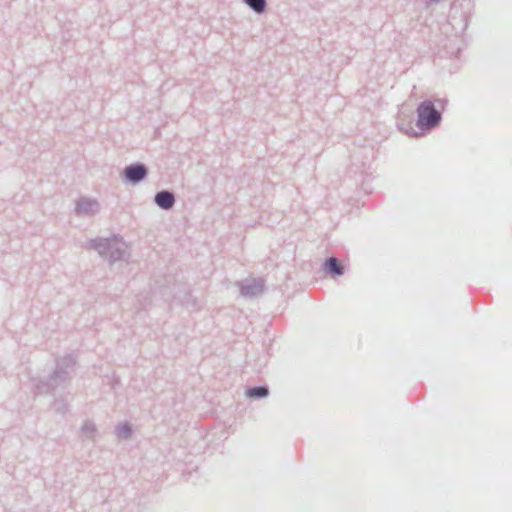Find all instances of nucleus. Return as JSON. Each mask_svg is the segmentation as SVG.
Listing matches in <instances>:
<instances>
[{
    "mask_svg": "<svg viewBox=\"0 0 512 512\" xmlns=\"http://www.w3.org/2000/svg\"><path fill=\"white\" fill-rule=\"evenodd\" d=\"M64 383V368L57 363L54 372L45 380H40L36 385V393L49 394Z\"/></svg>",
    "mask_w": 512,
    "mask_h": 512,
    "instance_id": "nucleus-1",
    "label": "nucleus"
},
{
    "mask_svg": "<svg viewBox=\"0 0 512 512\" xmlns=\"http://www.w3.org/2000/svg\"><path fill=\"white\" fill-rule=\"evenodd\" d=\"M418 125L421 127L433 128L440 121V113L434 108L431 102H423L418 107Z\"/></svg>",
    "mask_w": 512,
    "mask_h": 512,
    "instance_id": "nucleus-2",
    "label": "nucleus"
},
{
    "mask_svg": "<svg viewBox=\"0 0 512 512\" xmlns=\"http://www.w3.org/2000/svg\"><path fill=\"white\" fill-rule=\"evenodd\" d=\"M145 174L146 170L142 165H132L125 169L126 177L133 182L143 179Z\"/></svg>",
    "mask_w": 512,
    "mask_h": 512,
    "instance_id": "nucleus-3",
    "label": "nucleus"
},
{
    "mask_svg": "<svg viewBox=\"0 0 512 512\" xmlns=\"http://www.w3.org/2000/svg\"><path fill=\"white\" fill-rule=\"evenodd\" d=\"M155 201L161 208L169 209L174 204V197L171 193L163 191L156 195Z\"/></svg>",
    "mask_w": 512,
    "mask_h": 512,
    "instance_id": "nucleus-4",
    "label": "nucleus"
},
{
    "mask_svg": "<svg viewBox=\"0 0 512 512\" xmlns=\"http://www.w3.org/2000/svg\"><path fill=\"white\" fill-rule=\"evenodd\" d=\"M326 269L336 275H341L343 273L341 265L339 264L338 260L334 257H331L327 260Z\"/></svg>",
    "mask_w": 512,
    "mask_h": 512,
    "instance_id": "nucleus-5",
    "label": "nucleus"
},
{
    "mask_svg": "<svg viewBox=\"0 0 512 512\" xmlns=\"http://www.w3.org/2000/svg\"><path fill=\"white\" fill-rule=\"evenodd\" d=\"M245 2L257 12H262L265 8V0H245Z\"/></svg>",
    "mask_w": 512,
    "mask_h": 512,
    "instance_id": "nucleus-6",
    "label": "nucleus"
},
{
    "mask_svg": "<svg viewBox=\"0 0 512 512\" xmlns=\"http://www.w3.org/2000/svg\"><path fill=\"white\" fill-rule=\"evenodd\" d=\"M268 394V390L264 387L253 388L247 392L249 397H264Z\"/></svg>",
    "mask_w": 512,
    "mask_h": 512,
    "instance_id": "nucleus-7",
    "label": "nucleus"
},
{
    "mask_svg": "<svg viewBox=\"0 0 512 512\" xmlns=\"http://www.w3.org/2000/svg\"><path fill=\"white\" fill-rule=\"evenodd\" d=\"M119 435L122 436V437H128L130 435V429L128 428V426L126 425H123L119 428Z\"/></svg>",
    "mask_w": 512,
    "mask_h": 512,
    "instance_id": "nucleus-8",
    "label": "nucleus"
},
{
    "mask_svg": "<svg viewBox=\"0 0 512 512\" xmlns=\"http://www.w3.org/2000/svg\"><path fill=\"white\" fill-rule=\"evenodd\" d=\"M62 403H58L57 401L54 402V407L56 411L61 410Z\"/></svg>",
    "mask_w": 512,
    "mask_h": 512,
    "instance_id": "nucleus-9",
    "label": "nucleus"
}]
</instances>
